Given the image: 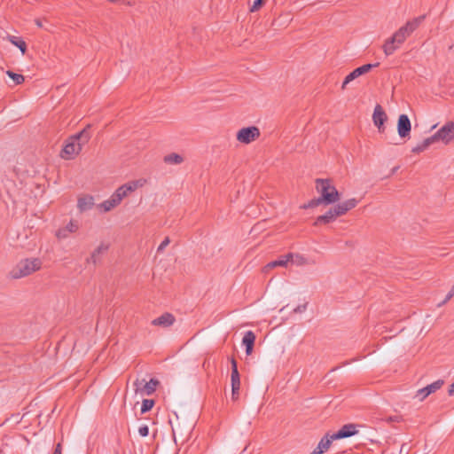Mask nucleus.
<instances>
[{
    "mask_svg": "<svg viewBox=\"0 0 454 454\" xmlns=\"http://www.w3.org/2000/svg\"><path fill=\"white\" fill-rule=\"evenodd\" d=\"M426 19V15H421L408 20L403 26L396 30L394 35L387 39L382 46L386 56H390L398 50L408 37L420 26Z\"/></svg>",
    "mask_w": 454,
    "mask_h": 454,
    "instance_id": "nucleus-1",
    "label": "nucleus"
},
{
    "mask_svg": "<svg viewBox=\"0 0 454 454\" xmlns=\"http://www.w3.org/2000/svg\"><path fill=\"white\" fill-rule=\"evenodd\" d=\"M316 190L320 193L318 198L310 200L308 203L301 205L302 209L313 208L319 205H331L340 200V194L332 184L331 179H316Z\"/></svg>",
    "mask_w": 454,
    "mask_h": 454,
    "instance_id": "nucleus-2",
    "label": "nucleus"
},
{
    "mask_svg": "<svg viewBox=\"0 0 454 454\" xmlns=\"http://www.w3.org/2000/svg\"><path fill=\"white\" fill-rule=\"evenodd\" d=\"M90 126H86L82 130L70 137L62 149L61 157L65 160L74 159L80 153L82 146L86 145L91 137L90 132Z\"/></svg>",
    "mask_w": 454,
    "mask_h": 454,
    "instance_id": "nucleus-3",
    "label": "nucleus"
},
{
    "mask_svg": "<svg viewBox=\"0 0 454 454\" xmlns=\"http://www.w3.org/2000/svg\"><path fill=\"white\" fill-rule=\"evenodd\" d=\"M42 260L40 258H26L20 260L11 270L10 275L12 278L18 279L27 277L42 268Z\"/></svg>",
    "mask_w": 454,
    "mask_h": 454,
    "instance_id": "nucleus-4",
    "label": "nucleus"
},
{
    "mask_svg": "<svg viewBox=\"0 0 454 454\" xmlns=\"http://www.w3.org/2000/svg\"><path fill=\"white\" fill-rule=\"evenodd\" d=\"M159 385L160 381L156 379H151L149 381L145 379H137L134 382L136 393L140 392L142 395H147L153 394Z\"/></svg>",
    "mask_w": 454,
    "mask_h": 454,
    "instance_id": "nucleus-5",
    "label": "nucleus"
},
{
    "mask_svg": "<svg viewBox=\"0 0 454 454\" xmlns=\"http://www.w3.org/2000/svg\"><path fill=\"white\" fill-rule=\"evenodd\" d=\"M260 137V130L255 126L242 128L237 133V140L242 144H250Z\"/></svg>",
    "mask_w": 454,
    "mask_h": 454,
    "instance_id": "nucleus-6",
    "label": "nucleus"
},
{
    "mask_svg": "<svg viewBox=\"0 0 454 454\" xmlns=\"http://www.w3.org/2000/svg\"><path fill=\"white\" fill-rule=\"evenodd\" d=\"M380 66V63L377 62L375 64H365L362 67H359L356 69H354L351 73H349L344 79L341 89L345 90L348 83L354 81L355 79L358 78L359 76L367 74L370 72L373 67H377Z\"/></svg>",
    "mask_w": 454,
    "mask_h": 454,
    "instance_id": "nucleus-7",
    "label": "nucleus"
},
{
    "mask_svg": "<svg viewBox=\"0 0 454 454\" xmlns=\"http://www.w3.org/2000/svg\"><path fill=\"white\" fill-rule=\"evenodd\" d=\"M231 395L232 399H237L239 395L240 389V375L238 370V364L235 358L231 359Z\"/></svg>",
    "mask_w": 454,
    "mask_h": 454,
    "instance_id": "nucleus-8",
    "label": "nucleus"
},
{
    "mask_svg": "<svg viewBox=\"0 0 454 454\" xmlns=\"http://www.w3.org/2000/svg\"><path fill=\"white\" fill-rule=\"evenodd\" d=\"M434 135L437 142L442 141L443 144L448 145L454 139V122H447Z\"/></svg>",
    "mask_w": 454,
    "mask_h": 454,
    "instance_id": "nucleus-9",
    "label": "nucleus"
},
{
    "mask_svg": "<svg viewBox=\"0 0 454 454\" xmlns=\"http://www.w3.org/2000/svg\"><path fill=\"white\" fill-rule=\"evenodd\" d=\"M387 120V115L380 105H377L374 108L372 114L373 124L378 128L380 133H384L386 127L385 121Z\"/></svg>",
    "mask_w": 454,
    "mask_h": 454,
    "instance_id": "nucleus-10",
    "label": "nucleus"
},
{
    "mask_svg": "<svg viewBox=\"0 0 454 454\" xmlns=\"http://www.w3.org/2000/svg\"><path fill=\"white\" fill-rule=\"evenodd\" d=\"M146 184V180L144 178L129 181L121 185L117 190L123 196L127 197L129 193L135 192L137 189L143 187Z\"/></svg>",
    "mask_w": 454,
    "mask_h": 454,
    "instance_id": "nucleus-11",
    "label": "nucleus"
},
{
    "mask_svg": "<svg viewBox=\"0 0 454 454\" xmlns=\"http://www.w3.org/2000/svg\"><path fill=\"white\" fill-rule=\"evenodd\" d=\"M411 130V121L406 114L399 115L397 121V132L400 137L405 138L410 137V133Z\"/></svg>",
    "mask_w": 454,
    "mask_h": 454,
    "instance_id": "nucleus-12",
    "label": "nucleus"
},
{
    "mask_svg": "<svg viewBox=\"0 0 454 454\" xmlns=\"http://www.w3.org/2000/svg\"><path fill=\"white\" fill-rule=\"evenodd\" d=\"M356 427L357 425L356 424H346L343 427H341L340 430L332 434V439L340 440L353 436L358 433Z\"/></svg>",
    "mask_w": 454,
    "mask_h": 454,
    "instance_id": "nucleus-13",
    "label": "nucleus"
},
{
    "mask_svg": "<svg viewBox=\"0 0 454 454\" xmlns=\"http://www.w3.org/2000/svg\"><path fill=\"white\" fill-rule=\"evenodd\" d=\"M444 384V381L442 380H438L427 387L419 389L417 393V396H420V401H423L427 396H428L430 394L434 393L436 390L440 389L442 385Z\"/></svg>",
    "mask_w": 454,
    "mask_h": 454,
    "instance_id": "nucleus-14",
    "label": "nucleus"
},
{
    "mask_svg": "<svg viewBox=\"0 0 454 454\" xmlns=\"http://www.w3.org/2000/svg\"><path fill=\"white\" fill-rule=\"evenodd\" d=\"M176 322V317L169 312H165L159 317L152 321V325L155 326H160L167 328L171 326Z\"/></svg>",
    "mask_w": 454,
    "mask_h": 454,
    "instance_id": "nucleus-15",
    "label": "nucleus"
},
{
    "mask_svg": "<svg viewBox=\"0 0 454 454\" xmlns=\"http://www.w3.org/2000/svg\"><path fill=\"white\" fill-rule=\"evenodd\" d=\"M255 338V334L253 331L246 332L243 336L242 344L246 347V354L247 356L251 355L253 352Z\"/></svg>",
    "mask_w": 454,
    "mask_h": 454,
    "instance_id": "nucleus-16",
    "label": "nucleus"
},
{
    "mask_svg": "<svg viewBox=\"0 0 454 454\" xmlns=\"http://www.w3.org/2000/svg\"><path fill=\"white\" fill-rule=\"evenodd\" d=\"M109 249L108 244L101 243L90 254V256L87 259V262H92L94 265L98 263L99 261V255L106 253Z\"/></svg>",
    "mask_w": 454,
    "mask_h": 454,
    "instance_id": "nucleus-17",
    "label": "nucleus"
},
{
    "mask_svg": "<svg viewBox=\"0 0 454 454\" xmlns=\"http://www.w3.org/2000/svg\"><path fill=\"white\" fill-rule=\"evenodd\" d=\"M436 142H437L436 137H434V135H433L429 137H427L420 144H419L415 147H413L411 149V152L413 153H420L424 152L425 150H427L431 145H433Z\"/></svg>",
    "mask_w": 454,
    "mask_h": 454,
    "instance_id": "nucleus-18",
    "label": "nucleus"
},
{
    "mask_svg": "<svg viewBox=\"0 0 454 454\" xmlns=\"http://www.w3.org/2000/svg\"><path fill=\"white\" fill-rule=\"evenodd\" d=\"M337 217V215L333 212V208L331 207L325 214L317 217L316 221L314 222V225L317 226L321 223L327 224L331 222H333Z\"/></svg>",
    "mask_w": 454,
    "mask_h": 454,
    "instance_id": "nucleus-19",
    "label": "nucleus"
},
{
    "mask_svg": "<svg viewBox=\"0 0 454 454\" xmlns=\"http://www.w3.org/2000/svg\"><path fill=\"white\" fill-rule=\"evenodd\" d=\"M294 257V254L292 253L286 254L283 256H281L279 259L272 261L269 262L265 268L267 269H273L278 266L285 267L286 266L287 262L292 260Z\"/></svg>",
    "mask_w": 454,
    "mask_h": 454,
    "instance_id": "nucleus-20",
    "label": "nucleus"
},
{
    "mask_svg": "<svg viewBox=\"0 0 454 454\" xmlns=\"http://www.w3.org/2000/svg\"><path fill=\"white\" fill-rule=\"evenodd\" d=\"M333 441H334V439H332V434L326 433L319 441L316 450H319L320 454H323L330 448Z\"/></svg>",
    "mask_w": 454,
    "mask_h": 454,
    "instance_id": "nucleus-21",
    "label": "nucleus"
},
{
    "mask_svg": "<svg viewBox=\"0 0 454 454\" xmlns=\"http://www.w3.org/2000/svg\"><path fill=\"white\" fill-rule=\"evenodd\" d=\"M94 205L92 196H85L78 200L77 207L81 212L90 210Z\"/></svg>",
    "mask_w": 454,
    "mask_h": 454,
    "instance_id": "nucleus-22",
    "label": "nucleus"
},
{
    "mask_svg": "<svg viewBox=\"0 0 454 454\" xmlns=\"http://www.w3.org/2000/svg\"><path fill=\"white\" fill-rule=\"evenodd\" d=\"M7 38L13 45L17 46L20 50L22 54L26 53L27 44L22 38L14 35H8Z\"/></svg>",
    "mask_w": 454,
    "mask_h": 454,
    "instance_id": "nucleus-23",
    "label": "nucleus"
},
{
    "mask_svg": "<svg viewBox=\"0 0 454 454\" xmlns=\"http://www.w3.org/2000/svg\"><path fill=\"white\" fill-rule=\"evenodd\" d=\"M184 161V158L177 153H172L164 157V162L168 164H180Z\"/></svg>",
    "mask_w": 454,
    "mask_h": 454,
    "instance_id": "nucleus-24",
    "label": "nucleus"
},
{
    "mask_svg": "<svg viewBox=\"0 0 454 454\" xmlns=\"http://www.w3.org/2000/svg\"><path fill=\"white\" fill-rule=\"evenodd\" d=\"M6 74L13 81L15 85L21 84L25 81V78L22 74H16L11 70H8Z\"/></svg>",
    "mask_w": 454,
    "mask_h": 454,
    "instance_id": "nucleus-25",
    "label": "nucleus"
},
{
    "mask_svg": "<svg viewBox=\"0 0 454 454\" xmlns=\"http://www.w3.org/2000/svg\"><path fill=\"white\" fill-rule=\"evenodd\" d=\"M123 199V196L120 193V192L117 189L109 198L110 201L114 205V207H116L118 205H120Z\"/></svg>",
    "mask_w": 454,
    "mask_h": 454,
    "instance_id": "nucleus-26",
    "label": "nucleus"
},
{
    "mask_svg": "<svg viewBox=\"0 0 454 454\" xmlns=\"http://www.w3.org/2000/svg\"><path fill=\"white\" fill-rule=\"evenodd\" d=\"M153 405H154V400L144 399L142 402V406H141V413L144 414V413L151 411L152 408L153 407Z\"/></svg>",
    "mask_w": 454,
    "mask_h": 454,
    "instance_id": "nucleus-27",
    "label": "nucleus"
},
{
    "mask_svg": "<svg viewBox=\"0 0 454 454\" xmlns=\"http://www.w3.org/2000/svg\"><path fill=\"white\" fill-rule=\"evenodd\" d=\"M358 202L359 201L356 199L352 198V199L343 201L342 203L344 205L346 211L348 212V211L353 209L354 207H356V205L358 204Z\"/></svg>",
    "mask_w": 454,
    "mask_h": 454,
    "instance_id": "nucleus-28",
    "label": "nucleus"
},
{
    "mask_svg": "<svg viewBox=\"0 0 454 454\" xmlns=\"http://www.w3.org/2000/svg\"><path fill=\"white\" fill-rule=\"evenodd\" d=\"M332 208H333V212H334L335 215H337V216H341L347 213L342 202L335 205Z\"/></svg>",
    "mask_w": 454,
    "mask_h": 454,
    "instance_id": "nucleus-29",
    "label": "nucleus"
},
{
    "mask_svg": "<svg viewBox=\"0 0 454 454\" xmlns=\"http://www.w3.org/2000/svg\"><path fill=\"white\" fill-rule=\"evenodd\" d=\"M79 229V224L77 221L71 220L67 226L65 227V230H67V232H75Z\"/></svg>",
    "mask_w": 454,
    "mask_h": 454,
    "instance_id": "nucleus-30",
    "label": "nucleus"
},
{
    "mask_svg": "<svg viewBox=\"0 0 454 454\" xmlns=\"http://www.w3.org/2000/svg\"><path fill=\"white\" fill-rule=\"evenodd\" d=\"M265 0H254L252 6L249 8L250 12L259 11L264 4Z\"/></svg>",
    "mask_w": 454,
    "mask_h": 454,
    "instance_id": "nucleus-31",
    "label": "nucleus"
},
{
    "mask_svg": "<svg viewBox=\"0 0 454 454\" xmlns=\"http://www.w3.org/2000/svg\"><path fill=\"white\" fill-rule=\"evenodd\" d=\"M105 212H108L110 210H112L114 207V205L113 203L110 201V200H106L105 201H103L100 206H99Z\"/></svg>",
    "mask_w": 454,
    "mask_h": 454,
    "instance_id": "nucleus-32",
    "label": "nucleus"
},
{
    "mask_svg": "<svg viewBox=\"0 0 454 454\" xmlns=\"http://www.w3.org/2000/svg\"><path fill=\"white\" fill-rule=\"evenodd\" d=\"M454 296V285L452 286L451 289L447 294L445 299L438 304V307H441L447 303L452 297Z\"/></svg>",
    "mask_w": 454,
    "mask_h": 454,
    "instance_id": "nucleus-33",
    "label": "nucleus"
},
{
    "mask_svg": "<svg viewBox=\"0 0 454 454\" xmlns=\"http://www.w3.org/2000/svg\"><path fill=\"white\" fill-rule=\"evenodd\" d=\"M138 433L141 436L145 437L149 434V427L146 425H143L138 428Z\"/></svg>",
    "mask_w": 454,
    "mask_h": 454,
    "instance_id": "nucleus-34",
    "label": "nucleus"
},
{
    "mask_svg": "<svg viewBox=\"0 0 454 454\" xmlns=\"http://www.w3.org/2000/svg\"><path fill=\"white\" fill-rule=\"evenodd\" d=\"M169 242H170L169 238H168V237H166V238L164 239V240H163V241L160 244V246L158 247L157 251H158V252H161V251H163V250L165 249V247L169 244Z\"/></svg>",
    "mask_w": 454,
    "mask_h": 454,
    "instance_id": "nucleus-35",
    "label": "nucleus"
},
{
    "mask_svg": "<svg viewBox=\"0 0 454 454\" xmlns=\"http://www.w3.org/2000/svg\"><path fill=\"white\" fill-rule=\"evenodd\" d=\"M56 236L59 239H66L67 237V230L65 228L58 230Z\"/></svg>",
    "mask_w": 454,
    "mask_h": 454,
    "instance_id": "nucleus-36",
    "label": "nucleus"
},
{
    "mask_svg": "<svg viewBox=\"0 0 454 454\" xmlns=\"http://www.w3.org/2000/svg\"><path fill=\"white\" fill-rule=\"evenodd\" d=\"M306 309H307V303L299 305L294 309V312L301 313V312H304L306 310Z\"/></svg>",
    "mask_w": 454,
    "mask_h": 454,
    "instance_id": "nucleus-37",
    "label": "nucleus"
},
{
    "mask_svg": "<svg viewBox=\"0 0 454 454\" xmlns=\"http://www.w3.org/2000/svg\"><path fill=\"white\" fill-rule=\"evenodd\" d=\"M53 454H62V445L59 442L54 449Z\"/></svg>",
    "mask_w": 454,
    "mask_h": 454,
    "instance_id": "nucleus-38",
    "label": "nucleus"
},
{
    "mask_svg": "<svg viewBox=\"0 0 454 454\" xmlns=\"http://www.w3.org/2000/svg\"><path fill=\"white\" fill-rule=\"evenodd\" d=\"M306 262V259L303 256L296 255V263L297 264H304Z\"/></svg>",
    "mask_w": 454,
    "mask_h": 454,
    "instance_id": "nucleus-39",
    "label": "nucleus"
},
{
    "mask_svg": "<svg viewBox=\"0 0 454 454\" xmlns=\"http://www.w3.org/2000/svg\"><path fill=\"white\" fill-rule=\"evenodd\" d=\"M448 393H449L450 395H454V382L450 386Z\"/></svg>",
    "mask_w": 454,
    "mask_h": 454,
    "instance_id": "nucleus-40",
    "label": "nucleus"
},
{
    "mask_svg": "<svg viewBox=\"0 0 454 454\" xmlns=\"http://www.w3.org/2000/svg\"><path fill=\"white\" fill-rule=\"evenodd\" d=\"M35 23L36 24L37 27H43V22L40 19L35 20Z\"/></svg>",
    "mask_w": 454,
    "mask_h": 454,
    "instance_id": "nucleus-41",
    "label": "nucleus"
},
{
    "mask_svg": "<svg viewBox=\"0 0 454 454\" xmlns=\"http://www.w3.org/2000/svg\"><path fill=\"white\" fill-rule=\"evenodd\" d=\"M310 454H320V451L315 449Z\"/></svg>",
    "mask_w": 454,
    "mask_h": 454,
    "instance_id": "nucleus-42",
    "label": "nucleus"
},
{
    "mask_svg": "<svg viewBox=\"0 0 454 454\" xmlns=\"http://www.w3.org/2000/svg\"><path fill=\"white\" fill-rule=\"evenodd\" d=\"M397 169H398V167H395V168L392 169L391 173H392V174L395 173Z\"/></svg>",
    "mask_w": 454,
    "mask_h": 454,
    "instance_id": "nucleus-43",
    "label": "nucleus"
},
{
    "mask_svg": "<svg viewBox=\"0 0 454 454\" xmlns=\"http://www.w3.org/2000/svg\"><path fill=\"white\" fill-rule=\"evenodd\" d=\"M126 4H127L128 5H131V4H132L129 1H127V2H126Z\"/></svg>",
    "mask_w": 454,
    "mask_h": 454,
    "instance_id": "nucleus-44",
    "label": "nucleus"
},
{
    "mask_svg": "<svg viewBox=\"0 0 454 454\" xmlns=\"http://www.w3.org/2000/svg\"><path fill=\"white\" fill-rule=\"evenodd\" d=\"M173 438L176 441V435H175V432L174 431H173Z\"/></svg>",
    "mask_w": 454,
    "mask_h": 454,
    "instance_id": "nucleus-45",
    "label": "nucleus"
}]
</instances>
